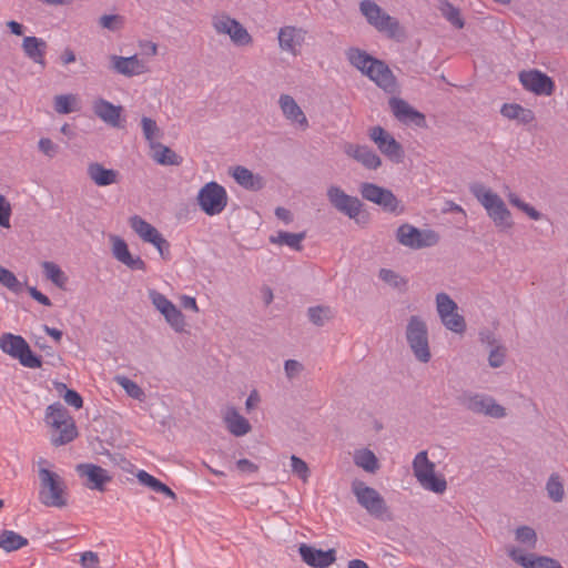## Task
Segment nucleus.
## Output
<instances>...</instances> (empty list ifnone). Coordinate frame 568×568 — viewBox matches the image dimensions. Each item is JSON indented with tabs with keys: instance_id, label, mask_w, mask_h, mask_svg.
I'll return each mask as SVG.
<instances>
[{
	"instance_id": "nucleus-60",
	"label": "nucleus",
	"mask_w": 568,
	"mask_h": 568,
	"mask_svg": "<svg viewBox=\"0 0 568 568\" xmlns=\"http://www.w3.org/2000/svg\"><path fill=\"white\" fill-rule=\"evenodd\" d=\"M11 206L3 195H0V226L10 227Z\"/></svg>"
},
{
	"instance_id": "nucleus-8",
	"label": "nucleus",
	"mask_w": 568,
	"mask_h": 568,
	"mask_svg": "<svg viewBox=\"0 0 568 568\" xmlns=\"http://www.w3.org/2000/svg\"><path fill=\"white\" fill-rule=\"evenodd\" d=\"M0 348L12 358L18 359L24 367L40 368L42 366L41 357L31 351L27 341L20 335L4 333L0 338Z\"/></svg>"
},
{
	"instance_id": "nucleus-42",
	"label": "nucleus",
	"mask_w": 568,
	"mask_h": 568,
	"mask_svg": "<svg viewBox=\"0 0 568 568\" xmlns=\"http://www.w3.org/2000/svg\"><path fill=\"white\" fill-rule=\"evenodd\" d=\"M168 324L178 333H182L185 329V318L182 312L173 305L162 314Z\"/></svg>"
},
{
	"instance_id": "nucleus-17",
	"label": "nucleus",
	"mask_w": 568,
	"mask_h": 568,
	"mask_svg": "<svg viewBox=\"0 0 568 568\" xmlns=\"http://www.w3.org/2000/svg\"><path fill=\"white\" fill-rule=\"evenodd\" d=\"M327 199L334 209L349 219H356L363 206L359 199L346 194L336 185H332L327 189Z\"/></svg>"
},
{
	"instance_id": "nucleus-58",
	"label": "nucleus",
	"mask_w": 568,
	"mask_h": 568,
	"mask_svg": "<svg viewBox=\"0 0 568 568\" xmlns=\"http://www.w3.org/2000/svg\"><path fill=\"white\" fill-rule=\"evenodd\" d=\"M136 478L139 483L143 486L149 487L153 491H156L162 481H160L158 478L153 477L145 470H139L136 474Z\"/></svg>"
},
{
	"instance_id": "nucleus-16",
	"label": "nucleus",
	"mask_w": 568,
	"mask_h": 568,
	"mask_svg": "<svg viewBox=\"0 0 568 568\" xmlns=\"http://www.w3.org/2000/svg\"><path fill=\"white\" fill-rule=\"evenodd\" d=\"M519 81L524 89L535 93L536 95L549 97L555 91V82L546 73L539 70L521 71Z\"/></svg>"
},
{
	"instance_id": "nucleus-55",
	"label": "nucleus",
	"mask_w": 568,
	"mask_h": 568,
	"mask_svg": "<svg viewBox=\"0 0 568 568\" xmlns=\"http://www.w3.org/2000/svg\"><path fill=\"white\" fill-rule=\"evenodd\" d=\"M376 204L387 212H395L398 207L399 201L390 190L385 189Z\"/></svg>"
},
{
	"instance_id": "nucleus-15",
	"label": "nucleus",
	"mask_w": 568,
	"mask_h": 568,
	"mask_svg": "<svg viewBox=\"0 0 568 568\" xmlns=\"http://www.w3.org/2000/svg\"><path fill=\"white\" fill-rule=\"evenodd\" d=\"M508 557L524 568H564L561 564L548 556H538L534 552L525 554L520 547L508 546Z\"/></svg>"
},
{
	"instance_id": "nucleus-28",
	"label": "nucleus",
	"mask_w": 568,
	"mask_h": 568,
	"mask_svg": "<svg viewBox=\"0 0 568 568\" xmlns=\"http://www.w3.org/2000/svg\"><path fill=\"white\" fill-rule=\"evenodd\" d=\"M88 175L98 186H108L119 181L118 171L105 169L98 162L88 165Z\"/></svg>"
},
{
	"instance_id": "nucleus-25",
	"label": "nucleus",
	"mask_w": 568,
	"mask_h": 568,
	"mask_svg": "<svg viewBox=\"0 0 568 568\" xmlns=\"http://www.w3.org/2000/svg\"><path fill=\"white\" fill-rule=\"evenodd\" d=\"M278 104L286 120L292 123H296L302 130H306L308 128V120L293 97L288 94H281Z\"/></svg>"
},
{
	"instance_id": "nucleus-14",
	"label": "nucleus",
	"mask_w": 568,
	"mask_h": 568,
	"mask_svg": "<svg viewBox=\"0 0 568 568\" xmlns=\"http://www.w3.org/2000/svg\"><path fill=\"white\" fill-rule=\"evenodd\" d=\"M369 138L377 145L378 150L392 161H403L404 151L399 142L382 126H374L369 130Z\"/></svg>"
},
{
	"instance_id": "nucleus-21",
	"label": "nucleus",
	"mask_w": 568,
	"mask_h": 568,
	"mask_svg": "<svg viewBox=\"0 0 568 568\" xmlns=\"http://www.w3.org/2000/svg\"><path fill=\"white\" fill-rule=\"evenodd\" d=\"M298 554L302 560L313 568H327L336 561V551L333 548L324 551L307 544H301Z\"/></svg>"
},
{
	"instance_id": "nucleus-52",
	"label": "nucleus",
	"mask_w": 568,
	"mask_h": 568,
	"mask_svg": "<svg viewBox=\"0 0 568 568\" xmlns=\"http://www.w3.org/2000/svg\"><path fill=\"white\" fill-rule=\"evenodd\" d=\"M99 24L110 31H118L124 26V18L120 14H104L100 17Z\"/></svg>"
},
{
	"instance_id": "nucleus-33",
	"label": "nucleus",
	"mask_w": 568,
	"mask_h": 568,
	"mask_svg": "<svg viewBox=\"0 0 568 568\" xmlns=\"http://www.w3.org/2000/svg\"><path fill=\"white\" fill-rule=\"evenodd\" d=\"M232 176L241 186L247 190L257 191L262 189V179L254 175L248 169L237 165L233 169Z\"/></svg>"
},
{
	"instance_id": "nucleus-64",
	"label": "nucleus",
	"mask_w": 568,
	"mask_h": 568,
	"mask_svg": "<svg viewBox=\"0 0 568 568\" xmlns=\"http://www.w3.org/2000/svg\"><path fill=\"white\" fill-rule=\"evenodd\" d=\"M479 341L481 344H485L491 348L496 347V345H501L499 341L496 338L495 334L489 329H484L479 332Z\"/></svg>"
},
{
	"instance_id": "nucleus-27",
	"label": "nucleus",
	"mask_w": 568,
	"mask_h": 568,
	"mask_svg": "<svg viewBox=\"0 0 568 568\" xmlns=\"http://www.w3.org/2000/svg\"><path fill=\"white\" fill-rule=\"evenodd\" d=\"M112 252L114 257L131 270H145V262L140 257H133L124 240L114 236Z\"/></svg>"
},
{
	"instance_id": "nucleus-7",
	"label": "nucleus",
	"mask_w": 568,
	"mask_h": 568,
	"mask_svg": "<svg viewBox=\"0 0 568 568\" xmlns=\"http://www.w3.org/2000/svg\"><path fill=\"white\" fill-rule=\"evenodd\" d=\"M413 473L420 486L435 494H443L447 489V481L443 476L435 474V464L428 459L426 450L419 452L413 460Z\"/></svg>"
},
{
	"instance_id": "nucleus-29",
	"label": "nucleus",
	"mask_w": 568,
	"mask_h": 568,
	"mask_svg": "<svg viewBox=\"0 0 568 568\" xmlns=\"http://www.w3.org/2000/svg\"><path fill=\"white\" fill-rule=\"evenodd\" d=\"M47 47V42L37 37H26L22 41V49L26 55L34 63H39L42 67L45 65L44 54Z\"/></svg>"
},
{
	"instance_id": "nucleus-4",
	"label": "nucleus",
	"mask_w": 568,
	"mask_h": 568,
	"mask_svg": "<svg viewBox=\"0 0 568 568\" xmlns=\"http://www.w3.org/2000/svg\"><path fill=\"white\" fill-rule=\"evenodd\" d=\"M405 337L414 357L420 363H428L432 358L428 328L420 316L413 315L408 318Z\"/></svg>"
},
{
	"instance_id": "nucleus-57",
	"label": "nucleus",
	"mask_w": 568,
	"mask_h": 568,
	"mask_svg": "<svg viewBox=\"0 0 568 568\" xmlns=\"http://www.w3.org/2000/svg\"><path fill=\"white\" fill-rule=\"evenodd\" d=\"M291 467L292 471L297 475L304 483L307 481L310 477V468L307 464L301 459L300 457L292 455L291 456Z\"/></svg>"
},
{
	"instance_id": "nucleus-37",
	"label": "nucleus",
	"mask_w": 568,
	"mask_h": 568,
	"mask_svg": "<svg viewBox=\"0 0 568 568\" xmlns=\"http://www.w3.org/2000/svg\"><path fill=\"white\" fill-rule=\"evenodd\" d=\"M515 540L521 545L523 550H535L538 542V537L534 528L529 526H519L515 530Z\"/></svg>"
},
{
	"instance_id": "nucleus-2",
	"label": "nucleus",
	"mask_w": 568,
	"mask_h": 568,
	"mask_svg": "<svg viewBox=\"0 0 568 568\" xmlns=\"http://www.w3.org/2000/svg\"><path fill=\"white\" fill-rule=\"evenodd\" d=\"M40 491L39 500L47 507L62 508L67 506V485L64 479L47 468L39 470Z\"/></svg>"
},
{
	"instance_id": "nucleus-49",
	"label": "nucleus",
	"mask_w": 568,
	"mask_h": 568,
	"mask_svg": "<svg viewBox=\"0 0 568 568\" xmlns=\"http://www.w3.org/2000/svg\"><path fill=\"white\" fill-rule=\"evenodd\" d=\"M0 283L13 293L22 291V283L19 282L17 276L8 268L0 266Z\"/></svg>"
},
{
	"instance_id": "nucleus-31",
	"label": "nucleus",
	"mask_w": 568,
	"mask_h": 568,
	"mask_svg": "<svg viewBox=\"0 0 568 568\" xmlns=\"http://www.w3.org/2000/svg\"><path fill=\"white\" fill-rule=\"evenodd\" d=\"M150 148L153 151L152 159L161 165H180L183 161L182 156L160 142L152 143Z\"/></svg>"
},
{
	"instance_id": "nucleus-23",
	"label": "nucleus",
	"mask_w": 568,
	"mask_h": 568,
	"mask_svg": "<svg viewBox=\"0 0 568 568\" xmlns=\"http://www.w3.org/2000/svg\"><path fill=\"white\" fill-rule=\"evenodd\" d=\"M343 150L346 155L353 158L368 170H377L382 165L381 158L367 145L346 143Z\"/></svg>"
},
{
	"instance_id": "nucleus-45",
	"label": "nucleus",
	"mask_w": 568,
	"mask_h": 568,
	"mask_svg": "<svg viewBox=\"0 0 568 568\" xmlns=\"http://www.w3.org/2000/svg\"><path fill=\"white\" fill-rule=\"evenodd\" d=\"M444 326L457 334H463L466 331V322L463 315L458 314L457 311H454L452 315H446L440 317Z\"/></svg>"
},
{
	"instance_id": "nucleus-54",
	"label": "nucleus",
	"mask_w": 568,
	"mask_h": 568,
	"mask_svg": "<svg viewBox=\"0 0 568 568\" xmlns=\"http://www.w3.org/2000/svg\"><path fill=\"white\" fill-rule=\"evenodd\" d=\"M507 355V348L504 345H496L488 355V364L493 368H499L504 365Z\"/></svg>"
},
{
	"instance_id": "nucleus-11",
	"label": "nucleus",
	"mask_w": 568,
	"mask_h": 568,
	"mask_svg": "<svg viewBox=\"0 0 568 568\" xmlns=\"http://www.w3.org/2000/svg\"><path fill=\"white\" fill-rule=\"evenodd\" d=\"M212 27L217 34H226L237 47L250 45L253 42L252 36L236 19L226 13H217L212 17Z\"/></svg>"
},
{
	"instance_id": "nucleus-18",
	"label": "nucleus",
	"mask_w": 568,
	"mask_h": 568,
	"mask_svg": "<svg viewBox=\"0 0 568 568\" xmlns=\"http://www.w3.org/2000/svg\"><path fill=\"white\" fill-rule=\"evenodd\" d=\"M110 69L118 74L132 78L149 72L148 64L136 54L131 57L110 55Z\"/></svg>"
},
{
	"instance_id": "nucleus-24",
	"label": "nucleus",
	"mask_w": 568,
	"mask_h": 568,
	"mask_svg": "<svg viewBox=\"0 0 568 568\" xmlns=\"http://www.w3.org/2000/svg\"><path fill=\"white\" fill-rule=\"evenodd\" d=\"M305 34L306 31L293 26L281 28L277 37L281 50L296 55L305 41Z\"/></svg>"
},
{
	"instance_id": "nucleus-62",
	"label": "nucleus",
	"mask_w": 568,
	"mask_h": 568,
	"mask_svg": "<svg viewBox=\"0 0 568 568\" xmlns=\"http://www.w3.org/2000/svg\"><path fill=\"white\" fill-rule=\"evenodd\" d=\"M64 402L73 406L74 408L79 409L83 406V399L80 396V394L73 389H67L65 394L63 395Z\"/></svg>"
},
{
	"instance_id": "nucleus-39",
	"label": "nucleus",
	"mask_w": 568,
	"mask_h": 568,
	"mask_svg": "<svg viewBox=\"0 0 568 568\" xmlns=\"http://www.w3.org/2000/svg\"><path fill=\"white\" fill-rule=\"evenodd\" d=\"M308 320L316 326H324L334 317V311L329 306L317 305L307 310Z\"/></svg>"
},
{
	"instance_id": "nucleus-13",
	"label": "nucleus",
	"mask_w": 568,
	"mask_h": 568,
	"mask_svg": "<svg viewBox=\"0 0 568 568\" xmlns=\"http://www.w3.org/2000/svg\"><path fill=\"white\" fill-rule=\"evenodd\" d=\"M132 230L146 243L153 244L164 260L170 258V243L149 222L139 215L129 220Z\"/></svg>"
},
{
	"instance_id": "nucleus-38",
	"label": "nucleus",
	"mask_w": 568,
	"mask_h": 568,
	"mask_svg": "<svg viewBox=\"0 0 568 568\" xmlns=\"http://www.w3.org/2000/svg\"><path fill=\"white\" fill-rule=\"evenodd\" d=\"M305 239V232L290 233L285 231L277 232L276 236H271L270 241L280 245H287L288 247L300 251L302 248V241Z\"/></svg>"
},
{
	"instance_id": "nucleus-10",
	"label": "nucleus",
	"mask_w": 568,
	"mask_h": 568,
	"mask_svg": "<svg viewBox=\"0 0 568 568\" xmlns=\"http://www.w3.org/2000/svg\"><path fill=\"white\" fill-rule=\"evenodd\" d=\"M396 240L403 246L412 250H420L435 246L439 242V235L434 230H420L412 224H402L396 231Z\"/></svg>"
},
{
	"instance_id": "nucleus-46",
	"label": "nucleus",
	"mask_w": 568,
	"mask_h": 568,
	"mask_svg": "<svg viewBox=\"0 0 568 568\" xmlns=\"http://www.w3.org/2000/svg\"><path fill=\"white\" fill-rule=\"evenodd\" d=\"M508 202L516 206L517 209H519L520 211H523L525 214H527L531 220H535V221H538L542 217V214L537 211L534 206H531L530 204L524 202L517 194L515 193H509L508 196Z\"/></svg>"
},
{
	"instance_id": "nucleus-6",
	"label": "nucleus",
	"mask_w": 568,
	"mask_h": 568,
	"mask_svg": "<svg viewBox=\"0 0 568 568\" xmlns=\"http://www.w3.org/2000/svg\"><path fill=\"white\" fill-rule=\"evenodd\" d=\"M359 11L371 26L377 31L385 33L388 38L394 39L404 36L398 20L386 13L375 1H361Z\"/></svg>"
},
{
	"instance_id": "nucleus-35",
	"label": "nucleus",
	"mask_w": 568,
	"mask_h": 568,
	"mask_svg": "<svg viewBox=\"0 0 568 568\" xmlns=\"http://www.w3.org/2000/svg\"><path fill=\"white\" fill-rule=\"evenodd\" d=\"M346 55L349 63L358 69L363 74H366L367 70L371 68V64H373V61H376L375 58L357 48H351L346 52Z\"/></svg>"
},
{
	"instance_id": "nucleus-34",
	"label": "nucleus",
	"mask_w": 568,
	"mask_h": 568,
	"mask_svg": "<svg viewBox=\"0 0 568 568\" xmlns=\"http://www.w3.org/2000/svg\"><path fill=\"white\" fill-rule=\"evenodd\" d=\"M354 464L365 471L375 473L379 468L376 455L368 448L358 449L354 454Z\"/></svg>"
},
{
	"instance_id": "nucleus-50",
	"label": "nucleus",
	"mask_w": 568,
	"mask_h": 568,
	"mask_svg": "<svg viewBox=\"0 0 568 568\" xmlns=\"http://www.w3.org/2000/svg\"><path fill=\"white\" fill-rule=\"evenodd\" d=\"M77 98L73 94H61L54 98V110L59 114H69L74 111Z\"/></svg>"
},
{
	"instance_id": "nucleus-59",
	"label": "nucleus",
	"mask_w": 568,
	"mask_h": 568,
	"mask_svg": "<svg viewBox=\"0 0 568 568\" xmlns=\"http://www.w3.org/2000/svg\"><path fill=\"white\" fill-rule=\"evenodd\" d=\"M38 148L48 158H54L59 151L58 144L48 138H41L38 142Z\"/></svg>"
},
{
	"instance_id": "nucleus-53",
	"label": "nucleus",
	"mask_w": 568,
	"mask_h": 568,
	"mask_svg": "<svg viewBox=\"0 0 568 568\" xmlns=\"http://www.w3.org/2000/svg\"><path fill=\"white\" fill-rule=\"evenodd\" d=\"M149 297L154 305V307L163 314L165 311H168L170 307H172L174 304L162 293L158 292L156 290H150L149 291Z\"/></svg>"
},
{
	"instance_id": "nucleus-56",
	"label": "nucleus",
	"mask_w": 568,
	"mask_h": 568,
	"mask_svg": "<svg viewBox=\"0 0 568 568\" xmlns=\"http://www.w3.org/2000/svg\"><path fill=\"white\" fill-rule=\"evenodd\" d=\"M142 131L144 134L145 140L150 143V146L152 143H156L154 141L155 135L159 133V128L156 125V122L152 120L151 118L143 116L141 120Z\"/></svg>"
},
{
	"instance_id": "nucleus-47",
	"label": "nucleus",
	"mask_w": 568,
	"mask_h": 568,
	"mask_svg": "<svg viewBox=\"0 0 568 568\" xmlns=\"http://www.w3.org/2000/svg\"><path fill=\"white\" fill-rule=\"evenodd\" d=\"M378 276L382 281L387 283L389 286L397 290H405L407 285V280L400 276L398 273L393 270L382 268L378 273Z\"/></svg>"
},
{
	"instance_id": "nucleus-9",
	"label": "nucleus",
	"mask_w": 568,
	"mask_h": 568,
	"mask_svg": "<svg viewBox=\"0 0 568 568\" xmlns=\"http://www.w3.org/2000/svg\"><path fill=\"white\" fill-rule=\"evenodd\" d=\"M352 491L357 503L365 508L371 516L382 520L392 518L384 498L375 488L366 486L363 481H354Z\"/></svg>"
},
{
	"instance_id": "nucleus-61",
	"label": "nucleus",
	"mask_w": 568,
	"mask_h": 568,
	"mask_svg": "<svg viewBox=\"0 0 568 568\" xmlns=\"http://www.w3.org/2000/svg\"><path fill=\"white\" fill-rule=\"evenodd\" d=\"M303 365L295 359H287L284 363V372L288 379L295 378L302 371Z\"/></svg>"
},
{
	"instance_id": "nucleus-5",
	"label": "nucleus",
	"mask_w": 568,
	"mask_h": 568,
	"mask_svg": "<svg viewBox=\"0 0 568 568\" xmlns=\"http://www.w3.org/2000/svg\"><path fill=\"white\" fill-rule=\"evenodd\" d=\"M45 422L51 427L59 430V435L52 438V443L55 446L71 443L78 436L74 420L61 403H54L48 406Z\"/></svg>"
},
{
	"instance_id": "nucleus-40",
	"label": "nucleus",
	"mask_w": 568,
	"mask_h": 568,
	"mask_svg": "<svg viewBox=\"0 0 568 568\" xmlns=\"http://www.w3.org/2000/svg\"><path fill=\"white\" fill-rule=\"evenodd\" d=\"M42 268L48 280L60 288L64 287L68 278L59 265L53 262H43Z\"/></svg>"
},
{
	"instance_id": "nucleus-12",
	"label": "nucleus",
	"mask_w": 568,
	"mask_h": 568,
	"mask_svg": "<svg viewBox=\"0 0 568 568\" xmlns=\"http://www.w3.org/2000/svg\"><path fill=\"white\" fill-rule=\"evenodd\" d=\"M197 203L205 214L217 215L227 205V193L222 185L212 181L199 191Z\"/></svg>"
},
{
	"instance_id": "nucleus-44",
	"label": "nucleus",
	"mask_w": 568,
	"mask_h": 568,
	"mask_svg": "<svg viewBox=\"0 0 568 568\" xmlns=\"http://www.w3.org/2000/svg\"><path fill=\"white\" fill-rule=\"evenodd\" d=\"M440 12L445 17L447 21H449L457 29H463L465 26V21L460 16V11L458 8L454 7L449 2H443L440 6Z\"/></svg>"
},
{
	"instance_id": "nucleus-30",
	"label": "nucleus",
	"mask_w": 568,
	"mask_h": 568,
	"mask_svg": "<svg viewBox=\"0 0 568 568\" xmlns=\"http://www.w3.org/2000/svg\"><path fill=\"white\" fill-rule=\"evenodd\" d=\"M224 420L227 429L234 436H244L251 430V424L248 420L240 415L234 407L227 408Z\"/></svg>"
},
{
	"instance_id": "nucleus-26",
	"label": "nucleus",
	"mask_w": 568,
	"mask_h": 568,
	"mask_svg": "<svg viewBox=\"0 0 568 568\" xmlns=\"http://www.w3.org/2000/svg\"><path fill=\"white\" fill-rule=\"evenodd\" d=\"M92 109L94 114L106 124L113 128H121V105H114L111 102L100 98L93 102Z\"/></svg>"
},
{
	"instance_id": "nucleus-32",
	"label": "nucleus",
	"mask_w": 568,
	"mask_h": 568,
	"mask_svg": "<svg viewBox=\"0 0 568 568\" xmlns=\"http://www.w3.org/2000/svg\"><path fill=\"white\" fill-rule=\"evenodd\" d=\"M501 115L509 120H517L521 124H528L535 120V113L517 103H505L500 110Z\"/></svg>"
},
{
	"instance_id": "nucleus-22",
	"label": "nucleus",
	"mask_w": 568,
	"mask_h": 568,
	"mask_svg": "<svg viewBox=\"0 0 568 568\" xmlns=\"http://www.w3.org/2000/svg\"><path fill=\"white\" fill-rule=\"evenodd\" d=\"M365 75L368 77L372 81H374L385 92L394 93L396 91V79L392 70L384 61H381L378 59H376V61H373V64H371V68L369 70H367V73Z\"/></svg>"
},
{
	"instance_id": "nucleus-63",
	"label": "nucleus",
	"mask_w": 568,
	"mask_h": 568,
	"mask_svg": "<svg viewBox=\"0 0 568 568\" xmlns=\"http://www.w3.org/2000/svg\"><path fill=\"white\" fill-rule=\"evenodd\" d=\"M80 564L83 568H97L99 564L98 554L93 551H84L81 555Z\"/></svg>"
},
{
	"instance_id": "nucleus-43",
	"label": "nucleus",
	"mask_w": 568,
	"mask_h": 568,
	"mask_svg": "<svg viewBox=\"0 0 568 568\" xmlns=\"http://www.w3.org/2000/svg\"><path fill=\"white\" fill-rule=\"evenodd\" d=\"M115 382L126 392V394L138 400L145 397L144 390L126 376H115Z\"/></svg>"
},
{
	"instance_id": "nucleus-51",
	"label": "nucleus",
	"mask_w": 568,
	"mask_h": 568,
	"mask_svg": "<svg viewBox=\"0 0 568 568\" xmlns=\"http://www.w3.org/2000/svg\"><path fill=\"white\" fill-rule=\"evenodd\" d=\"M384 190L385 187L369 182L362 183L359 187L363 199L375 204L378 202L381 195H383Z\"/></svg>"
},
{
	"instance_id": "nucleus-48",
	"label": "nucleus",
	"mask_w": 568,
	"mask_h": 568,
	"mask_svg": "<svg viewBox=\"0 0 568 568\" xmlns=\"http://www.w3.org/2000/svg\"><path fill=\"white\" fill-rule=\"evenodd\" d=\"M436 306L439 317L452 315L457 311V304L446 293H438L436 295Z\"/></svg>"
},
{
	"instance_id": "nucleus-19",
	"label": "nucleus",
	"mask_w": 568,
	"mask_h": 568,
	"mask_svg": "<svg viewBox=\"0 0 568 568\" xmlns=\"http://www.w3.org/2000/svg\"><path fill=\"white\" fill-rule=\"evenodd\" d=\"M75 469L78 475L84 479L83 485L92 490L103 491L104 485L112 479L106 469L94 464H79Z\"/></svg>"
},
{
	"instance_id": "nucleus-3",
	"label": "nucleus",
	"mask_w": 568,
	"mask_h": 568,
	"mask_svg": "<svg viewBox=\"0 0 568 568\" xmlns=\"http://www.w3.org/2000/svg\"><path fill=\"white\" fill-rule=\"evenodd\" d=\"M458 404L466 410L477 415L501 419L507 416L506 408L497 403V400L487 394L464 390L457 397Z\"/></svg>"
},
{
	"instance_id": "nucleus-36",
	"label": "nucleus",
	"mask_w": 568,
	"mask_h": 568,
	"mask_svg": "<svg viewBox=\"0 0 568 568\" xmlns=\"http://www.w3.org/2000/svg\"><path fill=\"white\" fill-rule=\"evenodd\" d=\"M28 545V539L13 530H3L0 534V548L7 552L16 551Z\"/></svg>"
},
{
	"instance_id": "nucleus-1",
	"label": "nucleus",
	"mask_w": 568,
	"mask_h": 568,
	"mask_svg": "<svg viewBox=\"0 0 568 568\" xmlns=\"http://www.w3.org/2000/svg\"><path fill=\"white\" fill-rule=\"evenodd\" d=\"M469 190L484 206L496 227L500 230L513 227L511 213L497 193L486 187L483 183H473Z\"/></svg>"
},
{
	"instance_id": "nucleus-20",
	"label": "nucleus",
	"mask_w": 568,
	"mask_h": 568,
	"mask_svg": "<svg viewBox=\"0 0 568 568\" xmlns=\"http://www.w3.org/2000/svg\"><path fill=\"white\" fill-rule=\"evenodd\" d=\"M389 108L394 114V116L405 124H415L418 128L426 126V118L425 115L414 109L408 102L400 98H390Z\"/></svg>"
},
{
	"instance_id": "nucleus-41",
	"label": "nucleus",
	"mask_w": 568,
	"mask_h": 568,
	"mask_svg": "<svg viewBox=\"0 0 568 568\" xmlns=\"http://www.w3.org/2000/svg\"><path fill=\"white\" fill-rule=\"evenodd\" d=\"M546 490L548 497L555 501L559 503L564 499L565 490L561 478L558 474H551L546 484Z\"/></svg>"
}]
</instances>
